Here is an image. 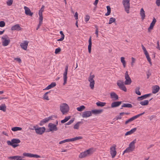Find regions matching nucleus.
<instances>
[{
    "instance_id": "obj_61",
    "label": "nucleus",
    "mask_w": 160,
    "mask_h": 160,
    "mask_svg": "<svg viewBox=\"0 0 160 160\" xmlns=\"http://www.w3.org/2000/svg\"><path fill=\"white\" fill-rule=\"evenodd\" d=\"M157 46L156 47V48L158 49H160V47H159V42L158 41L157 42Z\"/></svg>"
},
{
    "instance_id": "obj_21",
    "label": "nucleus",
    "mask_w": 160,
    "mask_h": 160,
    "mask_svg": "<svg viewBox=\"0 0 160 160\" xmlns=\"http://www.w3.org/2000/svg\"><path fill=\"white\" fill-rule=\"evenodd\" d=\"M159 87L158 85H155L152 88V93L155 94L157 93L159 90Z\"/></svg>"
},
{
    "instance_id": "obj_39",
    "label": "nucleus",
    "mask_w": 160,
    "mask_h": 160,
    "mask_svg": "<svg viewBox=\"0 0 160 160\" xmlns=\"http://www.w3.org/2000/svg\"><path fill=\"white\" fill-rule=\"evenodd\" d=\"M70 118V116H68L65 117V118L61 121V122L62 123H64L66 122Z\"/></svg>"
},
{
    "instance_id": "obj_33",
    "label": "nucleus",
    "mask_w": 160,
    "mask_h": 160,
    "mask_svg": "<svg viewBox=\"0 0 160 160\" xmlns=\"http://www.w3.org/2000/svg\"><path fill=\"white\" fill-rule=\"evenodd\" d=\"M49 121L48 117L44 119H43L42 120L40 123V125L41 126L42 125V123H46L48 122Z\"/></svg>"
},
{
    "instance_id": "obj_5",
    "label": "nucleus",
    "mask_w": 160,
    "mask_h": 160,
    "mask_svg": "<svg viewBox=\"0 0 160 160\" xmlns=\"http://www.w3.org/2000/svg\"><path fill=\"white\" fill-rule=\"evenodd\" d=\"M117 83V85L118 86L120 89L124 92L127 91V88L124 85V82L123 81L121 80H118V81Z\"/></svg>"
},
{
    "instance_id": "obj_63",
    "label": "nucleus",
    "mask_w": 160,
    "mask_h": 160,
    "mask_svg": "<svg viewBox=\"0 0 160 160\" xmlns=\"http://www.w3.org/2000/svg\"><path fill=\"white\" fill-rule=\"evenodd\" d=\"M64 37H61V38L58 39L57 41H62L64 39Z\"/></svg>"
},
{
    "instance_id": "obj_60",
    "label": "nucleus",
    "mask_w": 160,
    "mask_h": 160,
    "mask_svg": "<svg viewBox=\"0 0 160 160\" xmlns=\"http://www.w3.org/2000/svg\"><path fill=\"white\" fill-rule=\"evenodd\" d=\"M74 17L75 19H78V13L77 12H76L74 15Z\"/></svg>"
},
{
    "instance_id": "obj_18",
    "label": "nucleus",
    "mask_w": 160,
    "mask_h": 160,
    "mask_svg": "<svg viewBox=\"0 0 160 160\" xmlns=\"http://www.w3.org/2000/svg\"><path fill=\"white\" fill-rule=\"evenodd\" d=\"M28 45V42L27 41H24L23 43H21L20 46L22 48L25 50H26Z\"/></svg>"
},
{
    "instance_id": "obj_47",
    "label": "nucleus",
    "mask_w": 160,
    "mask_h": 160,
    "mask_svg": "<svg viewBox=\"0 0 160 160\" xmlns=\"http://www.w3.org/2000/svg\"><path fill=\"white\" fill-rule=\"evenodd\" d=\"M13 2V0H7V4L8 6H11Z\"/></svg>"
},
{
    "instance_id": "obj_7",
    "label": "nucleus",
    "mask_w": 160,
    "mask_h": 160,
    "mask_svg": "<svg viewBox=\"0 0 160 160\" xmlns=\"http://www.w3.org/2000/svg\"><path fill=\"white\" fill-rule=\"evenodd\" d=\"M94 77V75H90L88 78V81L90 82L89 86L92 89H93L95 84V81L93 79Z\"/></svg>"
},
{
    "instance_id": "obj_31",
    "label": "nucleus",
    "mask_w": 160,
    "mask_h": 160,
    "mask_svg": "<svg viewBox=\"0 0 160 160\" xmlns=\"http://www.w3.org/2000/svg\"><path fill=\"white\" fill-rule=\"evenodd\" d=\"M149 101L148 100H145L140 102V104L142 106L147 105L148 104Z\"/></svg>"
},
{
    "instance_id": "obj_27",
    "label": "nucleus",
    "mask_w": 160,
    "mask_h": 160,
    "mask_svg": "<svg viewBox=\"0 0 160 160\" xmlns=\"http://www.w3.org/2000/svg\"><path fill=\"white\" fill-rule=\"evenodd\" d=\"M56 85V83L55 82H52L50 85H48L46 88L45 89V90H48L55 87Z\"/></svg>"
},
{
    "instance_id": "obj_40",
    "label": "nucleus",
    "mask_w": 160,
    "mask_h": 160,
    "mask_svg": "<svg viewBox=\"0 0 160 160\" xmlns=\"http://www.w3.org/2000/svg\"><path fill=\"white\" fill-rule=\"evenodd\" d=\"M139 89H140L139 87H137L135 89V92L137 94H138L139 95H140L141 94V93L139 91Z\"/></svg>"
},
{
    "instance_id": "obj_46",
    "label": "nucleus",
    "mask_w": 160,
    "mask_h": 160,
    "mask_svg": "<svg viewBox=\"0 0 160 160\" xmlns=\"http://www.w3.org/2000/svg\"><path fill=\"white\" fill-rule=\"evenodd\" d=\"M156 22V19L154 18H153L152 21V22H151V23L150 25L153 27L154 26Z\"/></svg>"
},
{
    "instance_id": "obj_62",
    "label": "nucleus",
    "mask_w": 160,
    "mask_h": 160,
    "mask_svg": "<svg viewBox=\"0 0 160 160\" xmlns=\"http://www.w3.org/2000/svg\"><path fill=\"white\" fill-rule=\"evenodd\" d=\"M151 75V73L148 72L147 74V78H148Z\"/></svg>"
},
{
    "instance_id": "obj_35",
    "label": "nucleus",
    "mask_w": 160,
    "mask_h": 160,
    "mask_svg": "<svg viewBox=\"0 0 160 160\" xmlns=\"http://www.w3.org/2000/svg\"><path fill=\"white\" fill-rule=\"evenodd\" d=\"M96 104L98 106L103 107L105 105L106 103L98 102H96Z\"/></svg>"
},
{
    "instance_id": "obj_19",
    "label": "nucleus",
    "mask_w": 160,
    "mask_h": 160,
    "mask_svg": "<svg viewBox=\"0 0 160 160\" xmlns=\"http://www.w3.org/2000/svg\"><path fill=\"white\" fill-rule=\"evenodd\" d=\"M121 101L115 102H112L111 104V107L112 108H115L120 106L122 103Z\"/></svg>"
},
{
    "instance_id": "obj_26",
    "label": "nucleus",
    "mask_w": 160,
    "mask_h": 160,
    "mask_svg": "<svg viewBox=\"0 0 160 160\" xmlns=\"http://www.w3.org/2000/svg\"><path fill=\"white\" fill-rule=\"evenodd\" d=\"M136 139L134 140L133 141L131 142L129 144V148H131L132 150H133L134 149L135 146V143H136Z\"/></svg>"
},
{
    "instance_id": "obj_3",
    "label": "nucleus",
    "mask_w": 160,
    "mask_h": 160,
    "mask_svg": "<svg viewBox=\"0 0 160 160\" xmlns=\"http://www.w3.org/2000/svg\"><path fill=\"white\" fill-rule=\"evenodd\" d=\"M122 3L124 8L125 11L127 13H129L130 8V0H123Z\"/></svg>"
},
{
    "instance_id": "obj_52",
    "label": "nucleus",
    "mask_w": 160,
    "mask_h": 160,
    "mask_svg": "<svg viewBox=\"0 0 160 160\" xmlns=\"http://www.w3.org/2000/svg\"><path fill=\"white\" fill-rule=\"evenodd\" d=\"M5 22L3 21L0 22V27H3L5 26Z\"/></svg>"
},
{
    "instance_id": "obj_30",
    "label": "nucleus",
    "mask_w": 160,
    "mask_h": 160,
    "mask_svg": "<svg viewBox=\"0 0 160 160\" xmlns=\"http://www.w3.org/2000/svg\"><path fill=\"white\" fill-rule=\"evenodd\" d=\"M125 58L124 57H121L120 58L121 62L122 63L123 67L125 68L126 66V62L124 60Z\"/></svg>"
},
{
    "instance_id": "obj_49",
    "label": "nucleus",
    "mask_w": 160,
    "mask_h": 160,
    "mask_svg": "<svg viewBox=\"0 0 160 160\" xmlns=\"http://www.w3.org/2000/svg\"><path fill=\"white\" fill-rule=\"evenodd\" d=\"M39 16V22L42 23V20L43 19V18L42 17V14H38Z\"/></svg>"
},
{
    "instance_id": "obj_14",
    "label": "nucleus",
    "mask_w": 160,
    "mask_h": 160,
    "mask_svg": "<svg viewBox=\"0 0 160 160\" xmlns=\"http://www.w3.org/2000/svg\"><path fill=\"white\" fill-rule=\"evenodd\" d=\"M92 116L91 111H88L83 112L82 115V116L83 118H87Z\"/></svg>"
},
{
    "instance_id": "obj_9",
    "label": "nucleus",
    "mask_w": 160,
    "mask_h": 160,
    "mask_svg": "<svg viewBox=\"0 0 160 160\" xmlns=\"http://www.w3.org/2000/svg\"><path fill=\"white\" fill-rule=\"evenodd\" d=\"M125 81L124 82L125 85H130L131 82V80L129 76L128 71H126L125 74Z\"/></svg>"
},
{
    "instance_id": "obj_32",
    "label": "nucleus",
    "mask_w": 160,
    "mask_h": 160,
    "mask_svg": "<svg viewBox=\"0 0 160 160\" xmlns=\"http://www.w3.org/2000/svg\"><path fill=\"white\" fill-rule=\"evenodd\" d=\"M80 124H82V122H78L74 126V129H78Z\"/></svg>"
},
{
    "instance_id": "obj_64",
    "label": "nucleus",
    "mask_w": 160,
    "mask_h": 160,
    "mask_svg": "<svg viewBox=\"0 0 160 160\" xmlns=\"http://www.w3.org/2000/svg\"><path fill=\"white\" fill-rule=\"evenodd\" d=\"M98 0H95V1L93 3V4L94 5L96 6L98 3Z\"/></svg>"
},
{
    "instance_id": "obj_41",
    "label": "nucleus",
    "mask_w": 160,
    "mask_h": 160,
    "mask_svg": "<svg viewBox=\"0 0 160 160\" xmlns=\"http://www.w3.org/2000/svg\"><path fill=\"white\" fill-rule=\"evenodd\" d=\"M50 92V91L46 92L43 95V98L44 99H45L47 100H49L48 96L47 94Z\"/></svg>"
},
{
    "instance_id": "obj_11",
    "label": "nucleus",
    "mask_w": 160,
    "mask_h": 160,
    "mask_svg": "<svg viewBox=\"0 0 160 160\" xmlns=\"http://www.w3.org/2000/svg\"><path fill=\"white\" fill-rule=\"evenodd\" d=\"M116 145H113V146L111 147V155L112 158H114L117 154V151L116 150Z\"/></svg>"
},
{
    "instance_id": "obj_48",
    "label": "nucleus",
    "mask_w": 160,
    "mask_h": 160,
    "mask_svg": "<svg viewBox=\"0 0 160 160\" xmlns=\"http://www.w3.org/2000/svg\"><path fill=\"white\" fill-rule=\"evenodd\" d=\"M44 6L43 5H42L41 9L39 10L38 12V14H42V13L44 9Z\"/></svg>"
},
{
    "instance_id": "obj_55",
    "label": "nucleus",
    "mask_w": 160,
    "mask_h": 160,
    "mask_svg": "<svg viewBox=\"0 0 160 160\" xmlns=\"http://www.w3.org/2000/svg\"><path fill=\"white\" fill-rule=\"evenodd\" d=\"M61 51V49L59 48H56L55 49V54L58 53Z\"/></svg>"
},
{
    "instance_id": "obj_12",
    "label": "nucleus",
    "mask_w": 160,
    "mask_h": 160,
    "mask_svg": "<svg viewBox=\"0 0 160 160\" xmlns=\"http://www.w3.org/2000/svg\"><path fill=\"white\" fill-rule=\"evenodd\" d=\"M48 127L49 128V131H56L58 130L56 125L52 123H49L48 124Z\"/></svg>"
},
{
    "instance_id": "obj_10",
    "label": "nucleus",
    "mask_w": 160,
    "mask_h": 160,
    "mask_svg": "<svg viewBox=\"0 0 160 160\" xmlns=\"http://www.w3.org/2000/svg\"><path fill=\"white\" fill-rule=\"evenodd\" d=\"M144 113V112L142 113L138 114L136 115H135V116L132 117L131 118H129V119H128L127 120V121H126L125 122V124H127L129 122L133 121V120L137 119V118H138L141 116L143 115Z\"/></svg>"
},
{
    "instance_id": "obj_53",
    "label": "nucleus",
    "mask_w": 160,
    "mask_h": 160,
    "mask_svg": "<svg viewBox=\"0 0 160 160\" xmlns=\"http://www.w3.org/2000/svg\"><path fill=\"white\" fill-rule=\"evenodd\" d=\"M74 119L70 120L68 122L66 123L65 125H69L72 124L74 121Z\"/></svg>"
},
{
    "instance_id": "obj_4",
    "label": "nucleus",
    "mask_w": 160,
    "mask_h": 160,
    "mask_svg": "<svg viewBox=\"0 0 160 160\" xmlns=\"http://www.w3.org/2000/svg\"><path fill=\"white\" fill-rule=\"evenodd\" d=\"M60 109L62 114H64L68 111L69 107L68 104L63 103L60 105Z\"/></svg>"
},
{
    "instance_id": "obj_58",
    "label": "nucleus",
    "mask_w": 160,
    "mask_h": 160,
    "mask_svg": "<svg viewBox=\"0 0 160 160\" xmlns=\"http://www.w3.org/2000/svg\"><path fill=\"white\" fill-rule=\"evenodd\" d=\"M16 160H22V157L19 156H16Z\"/></svg>"
},
{
    "instance_id": "obj_23",
    "label": "nucleus",
    "mask_w": 160,
    "mask_h": 160,
    "mask_svg": "<svg viewBox=\"0 0 160 160\" xmlns=\"http://www.w3.org/2000/svg\"><path fill=\"white\" fill-rule=\"evenodd\" d=\"M136 130H137L136 128H133V129H132L130 131L127 132L125 134V136H127V135H131V134H132V133H133L135 132L136 131Z\"/></svg>"
},
{
    "instance_id": "obj_2",
    "label": "nucleus",
    "mask_w": 160,
    "mask_h": 160,
    "mask_svg": "<svg viewBox=\"0 0 160 160\" xmlns=\"http://www.w3.org/2000/svg\"><path fill=\"white\" fill-rule=\"evenodd\" d=\"M93 152L92 149L90 148L81 153L79 155V157L80 158H83L92 154Z\"/></svg>"
},
{
    "instance_id": "obj_38",
    "label": "nucleus",
    "mask_w": 160,
    "mask_h": 160,
    "mask_svg": "<svg viewBox=\"0 0 160 160\" xmlns=\"http://www.w3.org/2000/svg\"><path fill=\"white\" fill-rule=\"evenodd\" d=\"M85 108V107L84 106L82 105L80 107L77 108V110L78 111L81 112L84 110Z\"/></svg>"
},
{
    "instance_id": "obj_13",
    "label": "nucleus",
    "mask_w": 160,
    "mask_h": 160,
    "mask_svg": "<svg viewBox=\"0 0 160 160\" xmlns=\"http://www.w3.org/2000/svg\"><path fill=\"white\" fill-rule=\"evenodd\" d=\"M68 65H66L65 66V72H64L63 74V78L64 82L63 83V85H65L67 83V75L68 73Z\"/></svg>"
},
{
    "instance_id": "obj_28",
    "label": "nucleus",
    "mask_w": 160,
    "mask_h": 160,
    "mask_svg": "<svg viewBox=\"0 0 160 160\" xmlns=\"http://www.w3.org/2000/svg\"><path fill=\"white\" fill-rule=\"evenodd\" d=\"M140 15L141 17V18L143 20L145 18V13L143 8H142L140 11Z\"/></svg>"
},
{
    "instance_id": "obj_56",
    "label": "nucleus",
    "mask_w": 160,
    "mask_h": 160,
    "mask_svg": "<svg viewBox=\"0 0 160 160\" xmlns=\"http://www.w3.org/2000/svg\"><path fill=\"white\" fill-rule=\"evenodd\" d=\"M135 61V59L133 58H132V62L131 63V65L132 67L133 66V63H134Z\"/></svg>"
},
{
    "instance_id": "obj_50",
    "label": "nucleus",
    "mask_w": 160,
    "mask_h": 160,
    "mask_svg": "<svg viewBox=\"0 0 160 160\" xmlns=\"http://www.w3.org/2000/svg\"><path fill=\"white\" fill-rule=\"evenodd\" d=\"M116 19L115 18H111V24L112 22H114L116 25L117 23L116 22H115Z\"/></svg>"
},
{
    "instance_id": "obj_24",
    "label": "nucleus",
    "mask_w": 160,
    "mask_h": 160,
    "mask_svg": "<svg viewBox=\"0 0 160 160\" xmlns=\"http://www.w3.org/2000/svg\"><path fill=\"white\" fill-rule=\"evenodd\" d=\"M89 44L88 47V52L89 53H90L91 52V47H92V40H91V37H90L88 40Z\"/></svg>"
},
{
    "instance_id": "obj_43",
    "label": "nucleus",
    "mask_w": 160,
    "mask_h": 160,
    "mask_svg": "<svg viewBox=\"0 0 160 160\" xmlns=\"http://www.w3.org/2000/svg\"><path fill=\"white\" fill-rule=\"evenodd\" d=\"M71 142L70 139H68L61 141L59 142V144H61L66 142Z\"/></svg>"
},
{
    "instance_id": "obj_42",
    "label": "nucleus",
    "mask_w": 160,
    "mask_h": 160,
    "mask_svg": "<svg viewBox=\"0 0 160 160\" xmlns=\"http://www.w3.org/2000/svg\"><path fill=\"white\" fill-rule=\"evenodd\" d=\"M133 150H132V149L130 148H129V147L127 148L123 152V154L125 153H127L129 152H130L133 151Z\"/></svg>"
},
{
    "instance_id": "obj_54",
    "label": "nucleus",
    "mask_w": 160,
    "mask_h": 160,
    "mask_svg": "<svg viewBox=\"0 0 160 160\" xmlns=\"http://www.w3.org/2000/svg\"><path fill=\"white\" fill-rule=\"evenodd\" d=\"M16 156H13L9 157L8 158V159H10V160H16Z\"/></svg>"
},
{
    "instance_id": "obj_15",
    "label": "nucleus",
    "mask_w": 160,
    "mask_h": 160,
    "mask_svg": "<svg viewBox=\"0 0 160 160\" xmlns=\"http://www.w3.org/2000/svg\"><path fill=\"white\" fill-rule=\"evenodd\" d=\"M25 11V14L27 15L32 16L33 15V13L31 11L30 9L26 6H24V7Z\"/></svg>"
},
{
    "instance_id": "obj_57",
    "label": "nucleus",
    "mask_w": 160,
    "mask_h": 160,
    "mask_svg": "<svg viewBox=\"0 0 160 160\" xmlns=\"http://www.w3.org/2000/svg\"><path fill=\"white\" fill-rule=\"evenodd\" d=\"M156 4L159 7L160 6V0H156Z\"/></svg>"
},
{
    "instance_id": "obj_37",
    "label": "nucleus",
    "mask_w": 160,
    "mask_h": 160,
    "mask_svg": "<svg viewBox=\"0 0 160 160\" xmlns=\"http://www.w3.org/2000/svg\"><path fill=\"white\" fill-rule=\"evenodd\" d=\"M22 129V128L19 127H14L12 128L11 129L13 131H18L21 130Z\"/></svg>"
},
{
    "instance_id": "obj_22",
    "label": "nucleus",
    "mask_w": 160,
    "mask_h": 160,
    "mask_svg": "<svg viewBox=\"0 0 160 160\" xmlns=\"http://www.w3.org/2000/svg\"><path fill=\"white\" fill-rule=\"evenodd\" d=\"M91 111L92 114L95 115H97L101 113L102 112V110L101 109H94L92 110Z\"/></svg>"
},
{
    "instance_id": "obj_17",
    "label": "nucleus",
    "mask_w": 160,
    "mask_h": 160,
    "mask_svg": "<svg viewBox=\"0 0 160 160\" xmlns=\"http://www.w3.org/2000/svg\"><path fill=\"white\" fill-rule=\"evenodd\" d=\"M111 98L113 101H117L118 100V96L114 92H111Z\"/></svg>"
},
{
    "instance_id": "obj_8",
    "label": "nucleus",
    "mask_w": 160,
    "mask_h": 160,
    "mask_svg": "<svg viewBox=\"0 0 160 160\" xmlns=\"http://www.w3.org/2000/svg\"><path fill=\"white\" fill-rule=\"evenodd\" d=\"M36 133L38 134L41 135L45 131V128L44 127H40L38 128H36L35 126L33 127Z\"/></svg>"
},
{
    "instance_id": "obj_36",
    "label": "nucleus",
    "mask_w": 160,
    "mask_h": 160,
    "mask_svg": "<svg viewBox=\"0 0 160 160\" xmlns=\"http://www.w3.org/2000/svg\"><path fill=\"white\" fill-rule=\"evenodd\" d=\"M82 138V137L81 136L77 137L74 138H70L71 142H72Z\"/></svg>"
},
{
    "instance_id": "obj_20",
    "label": "nucleus",
    "mask_w": 160,
    "mask_h": 160,
    "mask_svg": "<svg viewBox=\"0 0 160 160\" xmlns=\"http://www.w3.org/2000/svg\"><path fill=\"white\" fill-rule=\"evenodd\" d=\"M151 93L146 94L143 95L142 96L138 98L137 100L138 101H141L144 99H146L147 97H149L151 95Z\"/></svg>"
},
{
    "instance_id": "obj_16",
    "label": "nucleus",
    "mask_w": 160,
    "mask_h": 160,
    "mask_svg": "<svg viewBox=\"0 0 160 160\" xmlns=\"http://www.w3.org/2000/svg\"><path fill=\"white\" fill-rule=\"evenodd\" d=\"M22 28L20 25L18 24L12 26L11 28V30L12 31L17 30L18 31L20 30Z\"/></svg>"
},
{
    "instance_id": "obj_59",
    "label": "nucleus",
    "mask_w": 160,
    "mask_h": 160,
    "mask_svg": "<svg viewBox=\"0 0 160 160\" xmlns=\"http://www.w3.org/2000/svg\"><path fill=\"white\" fill-rule=\"evenodd\" d=\"M32 157H34L36 158H38L40 157V156L37 154H32Z\"/></svg>"
},
{
    "instance_id": "obj_34",
    "label": "nucleus",
    "mask_w": 160,
    "mask_h": 160,
    "mask_svg": "<svg viewBox=\"0 0 160 160\" xmlns=\"http://www.w3.org/2000/svg\"><path fill=\"white\" fill-rule=\"evenodd\" d=\"M6 107L5 104H2L0 106V110H2L4 112L6 110Z\"/></svg>"
},
{
    "instance_id": "obj_45",
    "label": "nucleus",
    "mask_w": 160,
    "mask_h": 160,
    "mask_svg": "<svg viewBox=\"0 0 160 160\" xmlns=\"http://www.w3.org/2000/svg\"><path fill=\"white\" fill-rule=\"evenodd\" d=\"M23 155L24 156L32 157V154L28 153H23Z\"/></svg>"
},
{
    "instance_id": "obj_29",
    "label": "nucleus",
    "mask_w": 160,
    "mask_h": 160,
    "mask_svg": "<svg viewBox=\"0 0 160 160\" xmlns=\"http://www.w3.org/2000/svg\"><path fill=\"white\" fill-rule=\"evenodd\" d=\"M122 107L131 108L132 107V105L131 104L129 103H123L122 106V108H121V109H122Z\"/></svg>"
},
{
    "instance_id": "obj_25",
    "label": "nucleus",
    "mask_w": 160,
    "mask_h": 160,
    "mask_svg": "<svg viewBox=\"0 0 160 160\" xmlns=\"http://www.w3.org/2000/svg\"><path fill=\"white\" fill-rule=\"evenodd\" d=\"M144 53L146 57V58H147V60L148 62H149V63L150 64H151V59L149 57V54L148 52V51H147V50H145V51H144Z\"/></svg>"
},
{
    "instance_id": "obj_51",
    "label": "nucleus",
    "mask_w": 160,
    "mask_h": 160,
    "mask_svg": "<svg viewBox=\"0 0 160 160\" xmlns=\"http://www.w3.org/2000/svg\"><path fill=\"white\" fill-rule=\"evenodd\" d=\"M89 19L90 17L88 15H86L85 18V20L86 22H87L89 21Z\"/></svg>"
},
{
    "instance_id": "obj_44",
    "label": "nucleus",
    "mask_w": 160,
    "mask_h": 160,
    "mask_svg": "<svg viewBox=\"0 0 160 160\" xmlns=\"http://www.w3.org/2000/svg\"><path fill=\"white\" fill-rule=\"evenodd\" d=\"M107 12L105 14V15L106 16H108L110 14V6H107Z\"/></svg>"
},
{
    "instance_id": "obj_6",
    "label": "nucleus",
    "mask_w": 160,
    "mask_h": 160,
    "mask_svg": "<svg viewBox=\"0 0 160 160\" xmlns=\"http://www.w3.org/2000/svg\"><path fill=\"white\" fill-rule=\"evenodd\" d=\"M8 38L7 35H4L2 37V45L3 46H7L10 43V40Z\"/></svg>"
},
{
    "instance_id": "obj_1",
    "label": "nucleus",
    "mask_w": 160,
    "mask_h": 160,
    "mask_svg": "<svg viewBox=\"0 0 160 160\" xmlns=\"http://www.w3.org/2000/svg\"><path fill=\"white\" fill-rule=\"evenodd\" d=\"M20 142V141L19 139L15 138L11 140V141H8L7 143L8 145L12 146L13 148H15L18 146V144Z\"/></svg>"
}]
</instances>
